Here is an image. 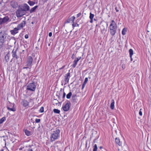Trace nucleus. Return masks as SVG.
Segmentation results:
<instances>
[{"mask_svg": "<svg viewBox=\"0 0 151 151\" xmlns=\"http://www.w3.org/2000/svg\"><path fill=\"white\" fill-rule=\"evenodd\" d=\"M117 25L116 23L114 20L111 21L110 25V32L112 36L114 35L116 33Z\"/></svg>", "mask_w": 151, "mask_h": 151, "instance_id": "nucleus-1", "label": "nucleus"}, {"mask_svg": "<svg viewBox=\"0 0 151 151\" xmlns=\"http://www.w3.org/2000/svg\"><path fill=\"white\" fill-rule=\"evenodd\" d=\"M60 133V130L59 129H57L54 131L53 133L51 134L50 137V142H52L58 139L59 137Z\"/></svg>", "mask_w": 151, "mask_h": 151, "instance_id": "nucleus-2", "label": "nucleus"}, {"mask_svg": "<svg viewBox=\"0 0 151 151\" xmlns=\"http://www.w3.org/2000/svg\"><path fill=\"white\" fill-rule=\"evenodd\" d=\"M36 88L35 83H29L27 86V89L31 91H34Z\"/></svg>", "mask_w": 151, "mask_h": 151, "instance_id": "nucleus-3", "label": "nucleus"}, {"mask_svg": "<svg viewBox=\"0 0 151 151\" xmlns=\"http://www.w3.org/2000/svg\"><path fill=\"white\" fill-rule=\"evenodd\" d=\"M25 12L21 8H19L16 12L17 17H20L25 14Z\"/></svg>", "mask_w": 151, "mask_h": 151, "instance_id": "nucleus-4", "label": "nucleus"}, {"mask_svg": "<svg viewBox=\"0 0 151 151\" xmlns=\"http://www.w3.org/2000/svg\"><path fill=\"white\" fill-rule=\"evenodd\" d=\"M7 34L4 31H2L0 33V39L5 41Z\"/></svg>", "mask_w": 151, "mask_h": 151, "instance_id": "nucleus-5", "label": "nucleus"}, {"mask_svg": "<svg viewBox=\"0 0 151 151\" xmlns=\"http://www.w3.org/2000/svg\"><path fill=\"white\" fill-rule=\"evenodd\" d=\"M20 8L25 12L29 10V6L26 4H24L21 6Z\"/></svg>", "mask_w": 151, "mask_h": 151, "instance_id": "nucleus-6", "label": "nucleus"}, {"mask_svg": "<svg viewBox=\"0 0 151 151\" xmlns=\"http://www.w3.org/2000/svg\"><path fill=\"white\" fill-rule=\"evenodd\" d=\"M2 24H6L8 22L10 21V18L8 16H6L3 18H2Z\"/></svg>", "mask_w": 151, "mask_h": 151, "instance_id": "nucleus-7", "label": "nucleus"}, {"mask_svg": "<svg viewBox=\"0 0 151 151\" xmlns=\"http://www.w3.org/2000/svg\"><path fill=\"white\" fill-rule=\"evenodd\" d=\"M32 58L31 56H29L27 60V65L28 66H30L31 65V64L32 62Z\"/></svg>", "mask_w": 151, "mask_h": 151, "instance_id": "nucleus-8", "label": "nucleus"}, {"mask_svg": "<svg viewBox=\"0 0 151 151\" xmlns=\"http://www.w3.org/2000/svg\"><path fill=\"white\" fill-rule=\"evenodd\" d=\"M70 104V102H68L63 106V109L64 111H67L69 110L70 107L69 105Z\"/></svg>", "mask_w": 151, "mask_h": 151, "instance_id": "nucleus-9", "label": "nucleus"}, {"mask_svg": "<svg viewBox=\"0 0 151 151\" xmlns=\"http://www.w3.org/2000/svg\"><path fill=\"white\" fill-rule=\"evenodd\" d=\"M25 21H23L21 23L17 25V28L19 29H20L22 28L25 26Z\"/></svg>", "mask_w": 151, "mask_h": 151, "instance_id": "nucleus-10", "label": "nucleus"}, {"mask_svg": "<svg viewBox=\"0 0 151 151\" xmlns=\"http://www.w3.org/2000/svg\"><path fill=\"white\" fill-rule=\"evenodd\" d=\"M10 5L13 8H16L18 6V4L17 2L15 1H12L11 2Z\"/></svg>", "mask_w": 151, "mask_h": 151, "instance_id": "nucleus-11", "label": "nucleus"}, {"mask_svg": "<svg viewBox=\"0 0 151 151\" xmlns=\"http://www.w3.org/2000/svg\"><path fill=\"white\" fill-rule=\"evenodd\" d=\"M107 26L108 24H106L104 22L102 23L101 26V31H104L106 29Z\"/></svg>", "mask_w": 151, "mask_h": 151, "instance_id": "nucleus-12", "label": "nucleus"}, {"mask_svg": "<svg viewBox=\"0 0 151 151\" xmlns=\"http://www.w3.org/2000/svg\"><path fill=\"white\" fill-rule=\"evenodd\" d=\"M65 82L66 83H68L69 81V80L70 77V73H68L65 74Z\"/></svg>", "mask_w": 151, "mask_h": 151, "instance_id": "nucleus-13", "label": "nucleus"}, {"mask_svg": "<svg viewBox=\"0 0 151 151\" xmlns=\"http://www.w3.org/2000/svg\"><path fill=\"white\" fill-rule=\"evenodd\" d=\"M17 50H13L12 52V54L13 58L15 57L17 59L19 58V57L17 55Z\"/></svg>", "mask_w": 151, "mask_h": 151, "instance_id": "nucleus-14", "label": "nucleus"}, {"mask_svg": "<svg viewBox=\"0 0 151 151\" xmlns=\"http://www.w3.org/2000/svg\"><path fill=\"white\" fill-rule=\"evenodd\" d=\"M19 30L17 28H15L13 30H11V32L12 34L15 35L18 32V30Z\"/></svg>", "mask_w": 151, "mask_h": 151, "instance_id": "nucleus-15", "label": "nucleus"}, {"mask_svg": "<svg viewBox=\"0 0 151 151\" xmlns=\"http://www.w3.org/2000/svg\"><path fill=\"white\" fill-rule=\"evenodd\" d=\"M81 58V57H79V58H78L76 59V60L75 59L74 60V63L73 65V68H75L76 67V65H77V62Z\"/></svg>", "mask_w": 151, "mask_h": 151, "instance_id": "nucleus-16", "label": "nucleus"}, {"mask_svg": "<svg viewBox=\"0 0 151 151\" xmlns=\"http://www.w3.org/2000/svg\"><path fill=\"white\" fill-rule=\"evenodd\" d=\"M115 142L116 143L118 144L119 145H122V143L120 142V139L119 138H116L115 139Z\"/></svg>", "mask_w": 151, "mask_h": 151, "instance_id": "nucleus-17", "label": "nucleus"}, {"mask_svg": "<svg viewBox=\"0 0 151 151\" xmlns=\"http://www.w3.org/2000/svg\"><path fill=\"white\" fill-rule=\"evenodd\" d=\"M88 81V78H85L84 81L83 83V84L82 86V89H83V88H84L85 86L86 85V84L87 81Z\"/></svg>", "mask_w": 151, "mask_h": 151, "instance_id": "nucleus-18", "label": "nucleus"}, {"mask_svg": "<svg viewBox=\"0 0 151 151\" xmlns=\"http://www.w3.org/2000/svg\"><path fill=\"white\" fill-rule=\"evenodd\" d=\"M22 105L24 106H27L29 105L28 102L26 100H24L22 101Z\"/></svg>", "mask_w": 151, "mask_h": 151, "instance_id": "nucleus-19", "label": "nucleus"}, {"mask_svg": "<svg viewBox=\"0 0 151 151\" xmlns=\"http://www.w3.org/2000/svg\"><path fill=\"white\" fill-rule=\"evenodd\" d=\"M114 101L113 99L111 100V103L110 106V108L111 109H113L114 108Z\"/></svg>", "mask_w": 151, "mask_h": 151, "instance_id": "nucleus-20", "label": "nucleus"}, {"mask_svg": "<svg viewBox=\"0 0 151 151\" xmlns=\"http://www.w3.org/2000/svg\"><path fill=\"white\" fill-rule=\"evenodd\" d=\"M5 41L0 39V49L3 46Z\"/></svg>", "mask_w": 151, "mask_h": 151, "instance_id": "nucleus-21", "label": "nucleus"}, {"mask_svg": "<svg viewBox=\"0 0 151 151\" xmlns=\"http://www.w3.org/2000/svg\"><path fill=\"white\" fill-rule=\"evenodd\" d=\"M37 7V6H35L32 8L30 11V13H32V12H34Z\"/></svg>", "mask_w": 151, "mask_h": 151, "instance_id": "nucleus-22", "label": "nucleus"}, {"mask_svg": "<svg viewBox=\"0 0 151 151\" xmlns=\"http://www.w3.org/2000/svg\"><path fill=\"white\" fill-rule=\"evenodd\" d=\"M24 132L26 135L27 136H29L31 135V132L27 130H25Z\"/></svg>", "mask_w": 151, "mask_h": 151, "instance_id": "nucleus-23", "label": "nucleus"}, {"mask_svg": "<svg viewBox=\"0 0 151 151\" xmlns=\"http://www.w3.org/2000/svg\"><path fill=\"white\" fill-rule=\"evenodd\" d=\"M9 53H8L6 54L5 57V59L6 62H7L9 60Z\"/></svg>", "mask_w": 151, "mask_h": 151, "instance_id": "nucleus-24", "label": "nucleus"}, {"mask_svg": "<svg viewBox=\"0 0 151 151\" xmlns=\"http://www.w3.org/2000/svg\"><path fill=\"white\" fill-rule=\"evenodd\" d=\"M7 109L10 111H16V109L15 108H14L13 107L12 108H10L9 107H7Z\"/></svg>", "mask_w": 151, "mask_h": 151, "instance_id": "nucleus-25", "label": "nucleus"}, {"mask_svg": "<svg viewBox=\"0 0 151 151\" xmlns=\"http://www.w3.org/2000/svg\"><path fill=\"white\" fill-rule=\"evenodd\" d=\"M75 19V17H72L71 18H70L69 19L67 20V22H69L71 20L73 22V21Z\"/></svg>", "mask_w": 151, "mask_h": 151, "instance_id": "nucleus-26", "label": "nucleus"}, {"mask_svg": "<svg viewBox=\"0 0 151 151\" xmlns=\"http://www.w3.org/2000/svg\"><path fill=\"white\" fill-rule=\"evenodd\" d=\"M28 3L31 6H33L35 4V2L30 1H29L28 2Z\"/></svg>", "mask_w": 151, "mask_h": 151, "instance_id": "nucleus-27", "label": "nucleus"}, {"mask_svg": "<svg viewBox=\"0 0 151 151\" xmlns=\"http://www.w3.org/2000/svg\"><path fill=\"white\" fill-rule=\"evenodd\" d=\"M72 95V93L71 92H69L66 95V98L68 99H69L70 98L71 96Z\"/></svg>", "mask_w": 151, "mask_h": 151, "instance_id": "nucleus-28", "label": "nucleus"}, {"mask_svg": "<svg viewBox=\"0 0 151 151\" xmlns=\"http://www.w3.org/2000/svg\"><path fill=\"white\" fill-rule=\"evenodd\" d=\"M6 120V118L5 117H3L0 119V124H2Z\"/></svg>", "mask_w": 151, "mask_h": 151, "instance_id": "nucleus-29", "label": "nucleus"}, {"mask_svg": "<svg viewBox=\"0 0 151 151\" xmlns=\"http://www.w3.org/2000/svg\"><path fill=\"white\" fill-rule=\"evenodd\" d=\"M129 52L130 54V56L131 58V61H132V49H131L129 50Z\"/></svg>", "mask_w": 151, "mask_h": 151, "instance_id": "nucleus-30", "label": "nucleus"}, {"mask_svg": "<svg viewBox=\"0 0 151 151\" xmlns=\"http://www.w3.org/2000/svg\"><path fill=\"white\" fill-rule=\"evenodd\" d=\"M127 30L126 28H124L122 31V34L123 35H124L126 34V32Z\"/></svg>", "mask_w": 151, "mask_h": 151, "instance_id": "nucleus-31", "label": "nucleus"}, {"mask_svg": "<svg viewBox=\"0 0 151 151\" xmlns=\"http://www.w3.org/2000/svg\"><path fill=\"white\" fill-rule=\"evenodd\" d=\"M53 112L57 114H59L60 112V111L58 109H53Z\"/></svg>", "mask_w": 151, "mask_h": 151, "instance_id": "nucleus-32", "label": "nucleus"}, {"mask_svg": "<svg viewBox=\"0 0 151 151\" xmlns=\"http://www.w3.org/2000/svg\"><path fill=\"white\" fill-rule=\"evenodd\" d=\"M58 102H59L56 99H54L53 101V103L54 104H57Z\"/></svg>", "mask_w": 151, "mask_h": 151, "instance_id": "nucleus-33", "label": "nucleus"}, {"mask_svg": "<svg viewBox=\"0 0 151 151\" xmlns=\"http://www.w3.org/2000/svg\"><path fill=\"white\" fill-rule=\"evenodd\" d=\"M97 145L95 144L93 147V151H97Z\"/></svg>", "mask_w": 151, "mask_h": 151, "instance_id": "nucleus-34", "label": "nucleus"}, {"mask_svg": "<svg viewBox=\"0 0 151 151\" xmlns=\"http://www.w3.org/2000/svg\"><path fill=\"white\" fill-rule=\"evenodd\" d=\"M94 17V15L93 14H92L91 13H90V15L89 17L90 19H93Z\"/></svg>", "mask_w": 151, "mask_h": 151, "instance_id": "nucleus-35", "label": "nucleus"}, {"mask_svg": "<svg viewBox=\"0 0 151 151\" xmlns=\"http://www.w3.org/2000/svg\"><path fill=\"white\" fill-rule=\"evenodd\" d=\"M62 93H63V92H62V90H60V92H59V96H58V98H60V97L61 96V94H62ZM57 96H58V95L57 94Z\"/></svg>", "mask_w": 151, "mask_h": 151, "instance_id": "nucleus-36", "label": "nucleus"}, {"mask_svg": "<svg viewBox=\"0 0 151 151\" xmlns=\"http://www.w3.org/2000/svg\"><path fill=\"white\" fill-rule=\"evenodd\" d=\"M2 138H3V140L5 141L6 139H7L8 137L6 135L2 137Z\"/></svg>", "mask_w": 151, "mask_h": 151, "instance_id": "nucleus-37", "label": "nucleus"}, {"mask_svg": "<svg viewBox=\"0 0 151 151\" xmlns=\"http://www.w3.org/2000/svg\"><path fill=\"white\" fill-rule=\"evenodd\" d=\"M40 111L41 112H42L44 111V108L43 107H42L40 110Z\"/></svg>", "mask_w": 151, "mask_h": 151, "instance_id": "nucleus-38", "label": "nucleus"}, {"mask_svg": "<svg viewBox=\"0 0 151 151\" xmlns=\"http://www.w3.org/2000/svg\"><path fill=\"white\" fill-rule=\"evenodd\" d=\"M40 119H35V122L37 123H39L40 122Z\"/></svg>", "mask_w": 151, "mask_h": 151, "instance_id": "nucleus-39", "label": "nucleus"}, {"mask_svg": "<svg viewBox=\"0 0 151 151\" xmlns=\"http://www.w3.org/2000/svg\"><path fill=\"white\" fill-rule=\"evenodd\" d=\"M72 26H73V27H75L76 26H78V24H74V23L73 24H72Z\"/></svg>", "mask_w": 151, "mask_h": 151, "instance_id": "nucleus-40", "label": "nucleus"}, {"mask_svg": "<svg viewBox=\"0 0 151 151\" xmlns=\"http://www.w3.org/2000/svg\"><path fill=\"white\" fill-rule=\"evenodd\" d=\"M125 64H123L122 65V68L123 69H125Z\"/></svg>", "mask_w": 151, "mask_h": 151, "instance_id": "nucleus-41", "label": "nucleus"}, {"mask_svg": "<svg viewBox=\"0 0 151 151\" xmlns=\"http://www.w3.org/2000/svg\"><path fill=\"white\" fill-rule=\"evenodd\" d=\"M81 15V13H78L77 15V17H78Z\"/></svg>", "mask_w": 151, "mask_h": 151, "instance_id": "nucleus-42", "label": "nucleus"}, {"mask_svg": "<svg viewBox=\"0 0 151 151\" xmlns=\"http://www.w3.org/2000/svg\"><path fill=\"white\" fill-rule=\"evenodd\" d=\"M65 93L64 92H63V97H62L64 99L65 97Z\"/></svg>", "mask_w": 151, "mask_h": 151, "instance_id": "nucleus-43", "label": "nucleus"}, {"mask_svg": "<svg viewBox=\"0 0 151 151\" xmlns=\"http://www.w3.org/2000/svg\"><path fill=\"white\" fill-rule=\"evenodd\" d=\"M141 109H140V111L139 112V115H140V116H141L142 115V112L141 111Z\"/></svg>", "mask_w": 151, "mask_h": 151, "instance_id": "nucleus-44", "label": "nucleus"}, {"mask_svg": "<svg viewBox=\"0 0 151 151\" xmlns=\"http://www.w3.org/2000/svg\"><path fill=\"white\" fill-rule=\"evenodd\" d=\"M29 36L28 35L26 34L25 35V37L26 39H27L28 38Z\"/></svg>", "mask_w": 151, "mask_h": 151, "instance_id": "nucleus-45", "label": "nucleus"}, {"mask_svg": "<svg viewBox=\"0 0 151 151\" xmlns=\"http://www.w3.org/2000/svg\"><path fill=\"white\" fill-rule=\"evenodd\" d=\"M28 151H33L32 149L31 148H29L28 150Z\"/></svg>", "mask_w": 151, "mask_h": 151, "instance_id": "nucleus-46", "label": "nucleus"}, {"mask_svg": "<svg viewBox=\"0 0 151 151\" xmlns=\"http://www.w3.org/2000/svg\"><path fill=\"white\" fill-rule=\"evenodd\" d=\"M2 18L0 17V25L2 24Z\"/></svg>", "mask_w": 151, "mask_h": 151, "instance_id": "nucleus-47", "label": "nucleus"}, {"mask_svg": "<svg viewBox=\"0 0 151 151\" xmlns=\"http://www.w3.org/2000/svg\"><path fill=\"white\" fill-rule=\"evenodd\" d=\"M52 33L51 32H50L49 34V37H50L52 36Z\"/></svg>", "mask_w": 151, "mask_h": 151, "instance_id": "nucleus-48", "label": "nucleus"}, {"mask_svg": "<svg viewBox=\"0 0 151 151\" xmlns=\"http://www.w3.org/2000/svg\"><path fill=\"white\" fill-rule=\"evenodd\" d=\"M65 67V65L63 66L61 68H59V70H61L63 69Z\"/></svg>", "mask_w": 151, "mask_h": 151, "instance_id": "nucleus-49", "label": "nucleus"}, {"mask_svg": "<svg viewBox=\"0 0 151 151\" xmlns=\"http://www.w3.org/2000/svg\"><path fill=\"white\" fill-rule=\"evenodd\" d=\"M52 44V43L51 42H50V43H48V45L50 46Z\"/></svg>", "mask_w": 151, "mask_h": 151, "instance_id": "nucleus-50", "label": "nucleus"}, {"mask_svg": "<svg viewBox=\"0 0 151 151\" xmlns=\"http://www.w3.org/2000/svg\"><path fill=\"white\" fill-rule=\"evenodd\" d=\"M91 20L90 22L91 23H92L93 22V19H90Z\"/></svg>", "mask_w": 151, "mask_h": 151, "instance_id": "nucleus-51", "label": "nucleus"}, {"mask_svg": "<svg viewBox=\"0 0 151 151\" xmlns=\"http://www.w3.org/2000/svg\"><path fill=\"white\" fill-rule=\"evenodd\" d=\"M136 64L137 65H138V60H136Z\"/></svg>", "mask_w": 151, "mask_h": 151, "instance_id": "nucleus-52", "label": "nucleus"}, {"mask_svg": "<svg viewBox=\"0 0 151 151\" xmlns=\"http://www.w3.org/2000/svg\"><path fill=\"white\" fill-rule=\"evenodd\" d=\"M74 58V54H73L72 55V56L71 57V58H72V59H73Z\"/></svg>", "mask_w": 151, "mask_h": 151, "instance_id": "nucleus-53", "label": "nucleus"}, {"mask_svg": "<svg viewBox=\"0 0 151 151\" xmlns=\"http://www.w3.org/2000/svg\"><path fill=\"white\" fill-rule=\"evenodd\" d=\"M112 120H113V122L114 123H115V122H114V118H113L112 119Z\"/></svg>", "mask_w": 151, "mask_h": 151, "instance_id": "nucleus-54", "label": "nucleus"}, {"mask_svg": "<svg viewBox=\"0 0 151 151\" xmlns=\"http://www.w3.org/2000/svg\"><path fill=\"white\" fill-rule=\"evenodd\" d=\"M99 148H100V149H102V148H103V147H102V146H100V147Z\"/></svg>", "mask_w": 151, "mask_h": 151, "instance_id": "nucleus-55", "label": "nucleus"}, {"mask_svg": "<svg viewBox=\"0 0 151 151\" xmlns=\"http://www.w3.org/2000/svg\"><path fill=\"white\" fill-rule=\"evenodd\" d=\"M28 68V67H24V68H24V69H25V68Z\"/></svg>", "mask_w": 151, "mask_h": 151, "instance_id": "nucleus-56", "label": "nucleus"}, {"mask_svg": "<svg viewBox=\"0 0 151 151\" xmlns=\"http://www.w3.org/2000/svg\"><path fill=\"white\" fill-rule=\"evenodd\" d=\"M0 151H4V150L3 149H1L0 150Z\"/></svg>", "mask_w": 151, "mask_h": 151, "instance_id": "nucleus-57", "label": "nucleus"}, {"mask_svg": "<svg viewBox=\"0 0 151 151\" xmlns=\"http://www.w3.org/2000/svg\"><path fill=\"white\" fill-rule=\"evenodd\" d=\"M116 11L117 12H118V10H116Z\"/></svg>", "mask_w": 151, "mask_h": 151, "instance_id": "nucleus-58", "label": "nucleus"}, {"mask_svg": "<svg viewBox=\"0 0 151 151\" xmlns=\"http://www.w3.org/2000/svg\"><path fill=\"white\" fill-rule=\"evenodd\" d=\"M98 26V24H96V26L97 27Z\"/></svg>", "mask_w": 151, "mask_h": 151, "instance_id": "nucleus-59", "label": "nucleus"}, {"mask_svg": "<svg viewBox=\"0 0 151 151\" xmlns=\"http://www.w3.org/2000/svg\"><path fill=\"white\" fill-rule=\"evenodd\" d=\"M94 20H95V21H96V20L95 19H94Z\"/></svg>", "mask_w": 151, "mask_h": 151, "instance_id": "nucleus-60", "label": "nucleus"}, {"mask_svg": "<svg viewBox=\"0 0 151 151\" xmlns=\"http://www.w3.org/2000/svg\"><path fill=\"white\" fill-rule=\"evenodd\" d=\"M134 62H135V61H133V62H134Z\"/></svg>", "mask_w": 151, "mask_h": 151, "instance_id": "nucleus-61", "label": "nucleus"}, {"mask_svg": "<svg viewBox=\"0 0 151 151\" xmlns=\"http://www.w3.org/2000/svg\"><path fill=\"white\" fill-rule=\"evenodd\" d=\"M40 39L38 40V41H39V40H40Z\"/></svg>", "mask_w": 151, "mask_h": 151, "instance_id": "nucleus-62", "label": "nucleus"}, {"mask_svg": "<svg viewBox=\"0 0 151 151\" xmlns=\"http://www.w3.org/2000/svg\"><path fill=\"white\" fill-rule=\"evenodd\" d=\"M132 54H133V52Z\"/></svg>", "mask_w": 151, "mask_h": 151, "instance_id": "nucleus-63", "label": "nucleus"}]
</instances>
